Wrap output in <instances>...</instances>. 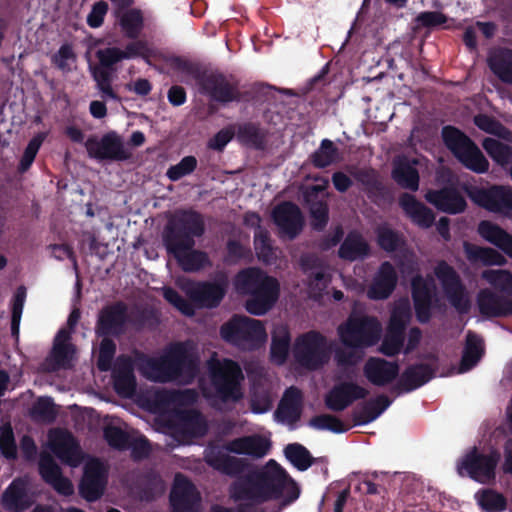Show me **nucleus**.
<instances>
[{
	"label": "nucleus",
	"mask_w": 512,
	"mask_h": 512,
	"mask_svg": "<svg viewBox=\"0 0 512 512\" xmlns=\"http://www.w3.org/2000/svg\"><path fill=\"white\" fill-rule=\"evenodd\" d=\"M149 377L154 381L166 383L182 380L191 383L199 373V358L191 352L186 343L178 342L160 358H148L144 354Z\"/></svg>",
	"instance_id": "nucleus-5"
},
{
	"label": "nucleus",
	"mask_w": 512,
	"mask_h": 512,
	"mask_svg": "<svg viewBox=\"0 0 512 512\" xmlns=\"http://www.w3.org/2000/svg\"><path fill=\"white\" fill-rule=\"evenodd\" d=\"M417 160L402 156L393 161L392 179L403 189L416 192L419 189L420 175L416 168Z\"/></svg>",
	"instance_id": "nucleus-36"
},
{
	"label": "nucleus",
	"mask_w": 512,
	"mask_h": 512,
	"mask_svg": "<svg viewBox=\"0 0 512 512\" xmlns=\"http://www.w3.org/2000/svg\"><path fill=\"white\" fill-rule=\"evenodd\" d=\"M376 237L378 246L388 253L398 251L406 245L404 235L387 225L379 226L376 229Z\"/></svg>",
	"instance_id": "nucleus-46"
},
{
	"label": "nucleus",
	"mask_w": 512,
	"mask_h": 512,
	"mask_svg": "<svg viewBox=\"0 0 512 512\" xmlns=\"http://www.w3.org/2000/svg\"><path fill=\"white\" fill-rule=\"evenodd\" d=\"M399 373L400 366L397 361H388L381 357H369L363 366L365 378L378 387L393 383Z\"/></svg>",
	"instance_id": "nucleus-28"
},
{
	"label": "nucleus",
	"mask_w": 512,
	"mask_h": 512,
	"mask_svg": "<svg viewBox=\"0 0 512 512\" xmlns=\"http://www.w3.org/2000/svg\"><path fill=\"white\" fill-rule=\"evenodd\" d=\"M196 157L189 155L183 157L176 165H172L168 168L166 176L171 181H178L182 177L190 175L197 168Z\"/></svg>",
	"instance_id": "nucleus-58"
},
{
	"label": "nucleus",
	"mask_w": 512,
	"mask_h": 512,
	"mask_svg": "<svg viewBox=\"0 0 512 512\" xmlns=\"http://www.w3.org/2000/svg\"><path fill=\"white\" fill-rule=\"evenodd\" d=\"M57 417V410L51 397H39L34 401V420L40 419L44 422H54Z\"/></svg>",
	"instance_id": "nucleus-59"
},
{
	"label": "nucleus",
	"mask_w": 512,
	"mask_h": 512,
	"mask_svg": "<svg viewBox=\"0 0 512 512\" xmlns=\"http://www.w3.org/2000/svg\"><path fill=\"white\" fill-rule=\"evenodd\" d=\"M104 439L108 445L118 450H124L129 447V435L117 426H106L103 431Z\"/></svg>",
	"instance_id": "nucleus-60"
},
{
	"label": "nucleus",
	"mask_w": 512,
	"mask_h": 512,
	"mask_svg": "<svg viewBox=\"0 0 512 512\" xmlns=\"http://www.w3.org/2000/svg\"><path fill=\"white\" fill-rule=\"evenodd\" d=\"M434 274L439 280L449 304L459 314H468L471 309V300L454 267L445 260H440L434 268Z\"/></svg>",
	"instance_id": "nucleus-14"
},
{
	"label": "nucleus",
	"mask_w": 512,
	"mask_h": 512,
	"mask_svg": "<svg viewBox=\"0 0 512 512\" xmlns=\"http://www.w3.org/2000/svg\"><path fill=\"white\" fill-rule=\"evenodd\" d=\"M309 426L317 430H328L337 434L345 433L350 428L344 425L338 417L331 414H320L312 417L309 420Z\"/></svg>",
	"instance_id": "nucleus-55"
},
{
	"label": "nucleus",
	"mask_w": 512,
	"mask_h": 512,
	"mask_svg": "<svg viewBox=\"0 0 512 512\" xmlns=\"http://www.w3.org/2000/svg\"><path fill=\"white\" fill-rule=\"evenodd\" d=\"M291 335L289 328L285 325L277 326L272 333L270 358L277 365H283L289 354Z\"/></svg>",
	"instance_id": "nucleus-43"
},
{
	"label": "nucleus",
	"mask_w": 512,
	"mask_h": 512,
	"mask_svg": "<svg viewBox=\"0 0 512 512\" xmlns=\"http://www.w3.org/2000/svg\"><path fill=\"white\" fill-rule=\"evenodd\" d=\"M302 412V393L297 387L287 388L274 413L279 422L294 423L301 417Z\"/></svg>",
	"instance_id": "nucleus-37"
},
{
	"label": "nucleus",
	"mask_w": 512,
	"mask_h": 512,
	"mask_svg": "<svg viewBox=\"0 0 512 512\" xmlns=\"http://www.w3.org/2000/svg\"><path fill=\"white\" fill-rule=\"evenodd\" d=\"M476 304L481 316L487 319L512 316V299L484 288L476 296Z\"/></svg>",
	"instance_id": "nucleus-29"
},
{
	"label": "nucleus",
	"mask_w": 512,
	"mask_h": 512,
	"mask_svg": "<svg viewBox=\"0 0 512 512\" xmlns=\"http://www.w3.org/2000/svg\"><path fill=\"white\" fill-rule=\"evenodd\" d=\"M298 483L274 459L261 467L249 469L243 476L236 478L229 486V496L234 502H241L234 512H250L249 506L262 505L278 501L281 512L293 504L300 496Z\"/></svg>",
	"instance_id": "nucleus-1"
},
{
	"label": "nucleus",
	"mask_w": 512,
	"mask_h": 512,
	"mask_svg": "<svg viewBox=\"0 0 512 512\" xmlns=\"http://www.w3.org/2000/svg\"><path fill=\"white\" fill-rule=\"evenodd\" d=\"M220 334L228 343L247 350L258 348L267 338L263 322L245 315H234L221 326Z\"/></svg>",
	"instance_id": "nucleus-10"
},
{
	"label": "nucleus",
	"mask_w": 512,
	"mask_h": 512,
	"mask_svg": "<svg viewBox=\"0 0 512 512\" xmlns=\"http://www.w3.org/2000/svg\"><path fill=\"white\" fill-rule=\"evenodd\" d=\"M478 505L485 512H503L507 507L505 496L494 489L483 488L475 494Z\"/></svg>",
	"instance_id": "nucleus-48"
},
{
	"label": "nucleus",
	"mask_w": 512,
	"mask_h": 512,
	"mask_svg": "<svg viewBox=\"0 0 512 512\" xmlns=\"http://www.w3.org/2000/svg\"><path fill=\"white\" fill-rule=\"evenodd\" d=\"M294 357L305 369L314 371L321 368L329 359L325 337L314 330L300 335L295 341Z\"/></svg>",
	"instance_id": "nucleus-15"
},
{
	"label": "nucleus",
	"mask_w": 512,
	"mask_h": 512,
	"mask_svg": "<svg viewBox=\"0 0 512 512\" xmlns=\"http://www.w3.org/2000/svg\"><path fill=\"white\" fill-rule=\"evenodd\" d=\"M112 379L114 390L119 396L130 398L134 395L137 381L134 374V361L129 355L121 354L116 358Z\"/></svg>",
	"instance_id": "nucleus-27"
},
{
	"label": "nucleus",
	"mask_w": 512,
	"mask_h": 512,
	"mask_svg": "<svg viewBox=\"0 0 512 512\" xmlns=\"http://www.w3.org/2000/svg\"><path fill=\"white\" fill-rule=\"evenodd\" d=\"M500 460L501 454L497 449L484 453L473 447L457 464V471L461 476L466 475L481 484H489L496 479V468Z\"/></svg>",
	"instance_id": "nucleus-13"
},
{
	"label": "nucleus",
	"mask_w": 512,
	"mask_h": 512,
	"mask_svg": "<svg viewBox=\"0 0 512 512\" xmlns=\"http://www.w3.org/2000/svg\"><path fill=\"white\" fill-rule=\"evenodd\" d=\"M237 139L245 146L256 150H264L267 142L266 132L256 123L247 122L239 125Z\"/></svg>",
	"instance_id": "nucleus-45"
},
{
	"label": "nucleus",
	"mask_w": 512,
	"mask_h": 512,
	"mask_svg": "<svg viewBox=\"0 0 512 512\" xmlns=\"http://www.w3.org/2000/svg\"><path fill=\"white\" fill-rule=\"evenodd\" d=\"M170 427L175 438L183 441L202 437L207 432V423L203 415L194 409L177 411Z\"/></svg>",
	"instance_id": "nucleus-22"
},
{
	"label": "nucleus",
	"mask_w": 512,
	"mask_h": 512,
	"mask_svg": "<svg viewBox=\"0 0 512 512\" xmlns=\"http://www.w3.org/2000/svg\"><path fill=\"white\" fill-rule=\"evenodd\" d=\"M204 233V218L196 210H177L168 219L162 233L163 245L184 272H198L211 265L205 251L194 249L195 238L202 237Z\"/></svg>",
	"instance_id": "nucleus-2"
},
{
	"label": "nucleus",
	"mask_w": 512,
	"mask_h": 512,
	"mask_svg": "<svg viewBox=\"0 0 512 512\" xmlns=\"http://www.w3.org/2000/svg\"><path fill=\"white\" fill-rule=\"evenodd\" d=\"M324 191L321 185H312L304 193V202L308 207L310 226L314 231L322 232L329 222V206L319 194Z\"/></svg>",
	"instance_id": "nucleus-33"
},
{
	"label": "nucleus",
	"mask_w": 512,
	"mask_h": 512,
	"mask_svg": "<svg viewBox=\"0 0 512 512\" xmlns=\"http://www.w3.org/2000/svg\"><path fill=\"white\" fill-rule=\"evenodd\" d=\"M468 196L472 202L489 212L504 216L512 214V188L508 186L472 187L468 190Z\"/></svg>",
	"instance_id": "nucleus-16"
},
{
	"label": "nucleus",
	"mask_w": 512,
	"mask_h": 512,
	"mask_svg": "<svg viewBox=\"0 0 512 512\" xmlns=\"http://www.w3.org/2000/svg\"><path fill=\"white\" fill-rule=\"evenodd\" d=\"M482 278L505 294V297L512 296V272L507 270H485L482 273Z\"/></svg>",
	"instance_id": "nucleus-54"
},
{
	"label": "nucleus",
	"mask_w": 512,
	"mask_h": 512,
	"mask_svg": "<svg viewBox=\"0 0 512 512\" xmlns=\"http://www.w3.org/2000/svg\"><path fill=\"white\" fill-rule=\"evenodd\" d=\"M180 288L188 300L169 286L163 287V298L183 315L192 317L195 314V307L208 309L218 307L226 295L228 281L224 276L213 281L188 279L181 284Z\"/></svg>",
	"instance_id": "nucleus-3"
},
{
	"label": "nucleus",
	"mask_w": 512,
	"mask_h": 512,
	"mask_svg": "<svg viewBox=\"0 0 512 512\" xmlns=\"http://www.w3.org/2000/svg\"><path fill=\"white\" fill-rule=\"evenodd\" d=\"M48 440L50 451L63 465L76 468L84 461L85 453L69 430L53 429L48 434Z\"/></svg>",
	"instance_id": "nucleus-17"
},
{
	"label": "nucleus",
	"mask_w": 512,
	"mask_h": 512,
	"mask_svg": "<svg viewBox=\"0 0 512 512\" xmlns=\"http://www.w3.org/2000/svg\"><path fill=\"white\" fill-rule=\"evenodd\" d=\"M86 149L89 157L97 160L126 161L131 157L122 138L115 132L103 135L100 140L89 138Z\"/></svg>",
	"instance_id": "nucleus-20"
},
{
	"label": "nucleus",
	"mask_w": 512,
	"mask_h": 512,
	"mask_svg": "<svg viewBox=\"0 0 512 512\" xmlns=\"http://www.w3.org/2000/svg\"><path fill=\"white\" fill-rule=\"evenodd\" d=\"M272 218L282 236L295 239L302 231L304 217L300 208L291 201L278 204L272 211Z\"/></svg>",
	"instance_id": "nucleus-23"
},
{
	"label": "nucleus",
	"mask_w": 512,
	"mask_h": 512,
	"mask_svg": "<svg viewBox=\"0 0 512 512\" xmlns=\"http://www.w3.org/2000/svg\"><path fill=\"white\" fill-rule=\"evenodd\" d=\"M38 470L42 479L58 494L62 496L73 495L74 486L72 481L63 475L61 467L51 455L44 454L41 456Z\"/></svg>",
	"instance_id": "nucleus-30"
},
{
	"label": "nucleus",
	"mask_w": 512,
	"mask_h": 512,
	"mask_svg": "<svg viewBox=\"0 0 512 512\" xmlns=\"http://www.w3.org/2000/svg\"><path fill=\"white\" fill-rule=\"evenodd\" d=\"M444 145L467 169L475 173H485L489 162L476 143L459 128L446 125L441 130Z\"/></svg>",
	"instance_id": "nucleus-8"
},
{
	"label": "nucleus",
	"mask_w": 512,
	"mask_h": 512,
	"mask_svg": "<svg viewBox=\"0 0 512 512\" xmlns=\"http://www.w3.org/2000/svg\"><path fill=\"white\" fill-rule=\"evenodd\" d=\"M425 199L439 211L452 215L464 212L467 207L465 198L453 186L429 190L425 194Z\"/></svg>",
	"instance_id": "nucleus-32"
},
{
	"label": "nucleus",
	"mask_w": 512,
	"mask_h": 512,
	"mask_svg": "<svg viewBox=\"0 0 512 512\" xmlns=\"http://www.w3.org/2000/svg\"><path fill=\"white\" fill-rule=\"evenodd\" d=\"M369 254L370 246L358 231H350L338 250L339 258L350 262L364 259Z\"/></svg>",
	"instance_id": "nucleus-39"
},
{
	"label": "nucleus",
	"mask_w": 512,
	"mask_h": 512,
	"mask_svg": "<svg viewBox=\"0 0 512 512\" xmlns=\"http://www.w3.org/2000/svg\"><path fill=\"white\" fill-rule=\"evenodd\" d=\"M338 157V148L329 139H323L320 147L311 155L315 168L323 169L331 165Z\"/></svg>",
	"instance_id": "nucleus-53"
},
{
	"label": "nucleus",
	"mask_w": 512,
	"mask_h": 512,
	"mask_svg": "<svg viewBox=\"0 0 512 512\" xmlns=\"http://www.w3.org/2000/svg\"><path fill=\"white\" fill-rule=\"evenodd\" d=\"M404 340L405 336L387 332L380 345V352L388 357L396 356L402 350Z\"/></svg>",
	"instance_id": "nucleus-64"
},
{
	"label": "nucleus",
	"mask_w": 512,
	"mask_h": 512,
	"mask_svg": "<svg viewBox=\"0 0 512 512\" xmlns=\"http://www.w3.org/2000/svg\"><path fill=\"white\" fill-rule=\"evenodd\" d=\"M444 145L467 169L475 173H485L489 162L476 143L459 128L446 125L441 130Z\"/></svg>",
	"instance_id": "nucleus-9"
},
{
	"label": "nucleus",
	"mask_w": 512,
	"mask_h": 512,
	"mask_svg": "<svg viewBox=\"0 0 512 512\" xmlns=\"http://www.w3.org/2000/svg\"><path fill=\"white\" fill-rule=\"evenodd\" d=\"M484 355L483 339L473 331H468L462 352L458 373H465L474 368Z\"/></svg>",
	"instance_id": "nucleus-40"
},
{
	"label": "nucleus",
	"mask_w": 512,
	"mask_h": 512,
	"mask_svg": "<svg viewBox=\"0 0 512 512\" xmlns=\"http://www.w3.org/2000/svg\"><path fill=\"white\" fill-rule=\"evenodd\" d=\"M76 347L71 342V332L65 328L60 329L53 341V346L46 359L48 369L57 371L72 366Z\"/></svg>",
	"instance_id": "nucleus-26"
},
{
	"label": "nucleus",
	"mask_w": 512,
	"mask_h": 512,
	"mask_svg": "<svg viewBox=\"0 0 512 512\" xmlns=\"http://www.w3.org/2000/svg\"><path fill=\"white\" fill-rule=\"evenodd\" d=\"M398 282L396 269L389 261L380 264L367 290L371 300H385L391 296Z\"/></svg>",
	"instance_id": "nucleus-34"
},
{
	"label": "nucleus",
	"mask_w": 512,
	"mask_h": 512,
	"mask_svg": "<svg viewBox=\"0 0 512 512\" xmlns=\"http://www.w3.org/2000/svg\"><path fill=\"white\" fill-rule=\"evenodd\" d=\"M116 343L109 336L103 337L100 342L97 356V368L102 372L112 369L113 359L116 354Z\"/></svg>",
	"instance_id": "nucleus-56"
},
{
	"label": "nucleus",
	"mask_w": 512,
	"mask_h": 512,
	"mask_svg": "<svg viewBox=\"0 0 512 512\" xmlns=\"http://www.w3.org/2000/svg\"><path fill=\"white\" fill-rule=\"evenodd\" d=\"M254 247L259 259L264 262H270L273 256V247L269 231L264 227H259L254 232Z\"/></svg>",
	"instance_id": "nucleus-57"
},
{
	"label": "nucleus",
	"mask_w": 512,
	"mask_h": 512,
	"mask_svg": "<svg viewBox=\"0 0 512 512\" xmlns=\"http://www.w3.org/2000/svg\"><path fill=\"white\" fill-rule=\"evenodd\" d=\"M108 471L104 463L98 458L87 461L78 485L79 495L87 502L99 500L106 489Z\"/></svg>",
	"instance_id": "nucleus-18"
},
{
	"label": "nucleus",
	"mask_w": 512,
	"mask_h": 512,
	"mask_svg": "<svg viewBox=\"0 0 512 512\" xmlns=\"http://www.w3.org/2000/svg\"><path fill=\"white\" fill-rule=\"evenodd\" d=\"M369 391L352 381L335 384L325 396L326 407L334 412L344 411L355 401L365 399Z\"/></svg>",
	"instance_id": "nucleus-25"
},
{
	"label": "nucleus",
	"mask_w": 512,
	"mask_h": 512,
	"mask_svg": "<svg viewBox=\"0 0 512 512\" xmlns=\"http://www.w3.org/2000/svg\"><path fill=\"white\" fill-rule=\"evenodd\" d=\"M354 179L359 182L367 192L369 197L383 196L385 187L378 179V176L373 169H359L353 173Z\"/></svg>",
	"instance_id": "nucleus-51"
},
{
	"label": "nucleus",
	"mask_w": 512,
	"mask_h": 512,
	"mask_svg": "<svg viewBox=\"0 0 512 512\" xmlns=\"http://www.w3.org/2000/svg\"><path fill=\"white\" fill-rule=\"evenodd\" d=\"M482 146L498 165L505 167L512 164V147L494 138H485Z\"/></svg>",
	"instance_id": "nucleus-49"
},
{
	"label": "nucleus",
	"mask_w": 512,
	"mask_h": 512,
	"mask_svg": "<svg viewBox=\"0 0 512 512\" xmlns=\"http://www.w3.org/2000/svg\"><path fill=\"white\" fill-rule=\"evenodd\" d=\"M463 247L466 258L471 263L484 265H504L506 263L504 256L493 248L480 247L469 242H465Z\"/></svg>",
	"instance_id": "nucleus-44"
},
{
	"label": "nucleus",
	"mask_w": 512,
	"mask_h": 512,
	"mask_svg": "<svg viewBox=\"0 0 512 512\" xmlns=\"http://www.w3.org/2000/svg\"><path fill=\"white\" fill-rule=\"evenodd\" d=\"M246 436L229 441L223 447L213 446L205 451V462L213 469L230 477H240L249 470V463L244 458H237L225 453L224 450L246 455Z\"/></svg>",
	"instance_id": "nucleus-11"
},
{
	"label": "nucleus",
	"mask_w": 512,
	"mask_h": 512,
	"mask_svg": "<svg viewBox=\"0 0 512 512\" xmlns=\"http://www.w3.org/2000/svg\"><path fill=\"white\" fill-rule=\"evenodd\" d=\"M99 65L96 67L115 71L114 65L123 60L122 50L117 47H108L97 52Z\"/></svg>",
	"instance_id": "nucleus-62"
},
{
	"label": "nucleus",
	"mask_w": 512,
	"mask_h": 512,
	"mask_svg": "<svg viewBox=\"0 0 512 512\" xmlns=\"http://www.w3.org/2000/svg\"><path fill=\"white\" fill-rule=\"evenodd\" d=\"M491 72L503 83L512 84V49L499 47L487 59Z\"/></svg>",
	"instance_id": "nucleus-38"
},
{
	"label": "nucleus",
	"mask_w": 512,
	"mask_h": 512,
	"mask_svg": "<svg viewBox=\"0 0 512 512\" xmlns=\"http://www.w3.org/2000/svg\"><path fill=\"white\" fill-rule=\"evenodd\" d=\"M392 403L388 396L381 394L364 402L353 412L354 425H365L376 420Z\"/></svg>",
	"instance_id": "nucleus-41"
},
{
	"label": "nucleus",
	"mask_w": 512,
	"mask_h": 512,
	"mask_svg": "<svg viewBox=\"0 0 512 512\" xmlns=\"http://www.w3.org/2000/svg\"><path fill=\"white\" fill-rule=\"evenodd\" d=\"M171 512H199L201 496L196 486L182 473H177L170 491Z\"/></svg>",
	"instance_id": "nucleus-19"
},
{
	"label": "nucleus",
	"mask_w": 512,
	"mask_h": 512,
	"mask_svg": "<svg viewBox=\"0 0 512 512\" xmlns=\"http://www.w3.org/2000/svg\"><path fill=\"white\" fill-rule=\"evenodd\" d=\"M235 287L240 294L248 296L244 307L248 313L255 316H262L270 311L280 295L278 280L257 267H249L238 272Z\"/></svg>",
	"instance_id": "nucleus-4"
},
{
	"label": "nucleus",
	"mask_w": 512,
	"mask_h": 512,
	"mask_svg": "<svg viewBox=\"0 0 512 512\" xmlns=\"http://www.w3.org/2000/svg\"><path fill=\"white\" fill-rule=\"evenodd\" d=\"M208 374L214 396L222 403H237L243 398L244 374L241 366L229 358L208 361Z\"/></svg>",
	"instance_id": "nucleus-7"
},
{
	"label": "nucleus",
	"mask_w": 512,
	"mask_h": 512,
	"mask_svg": "<svg viewBox=\"0 0 512 512\" xmlns=\"http://www.w3.org/2000/svg\"><path fill=\"white\" fill-rule=\"evenodd\" d=\"M411 293L417 321L428 323L432 317L434 297L430 284L421 275H416L411 281Z\"/></svg>",
	"instance_id": "nucleus-31"
},
{
	"label": "nucleus",
	"mask_w": 512,
	"mask_h": 512,
	"mask_svg": "<svg viewBox=\"0 0 512 512\" xmlns=\"http://www.w3.org/2000/svg\"><path fill=\"white\" fill-rule=\"evenodd\" d=\"M342 343L350 348H365L375 345L380 338L381 325L377 318L367 315H350L338 328Z\"/></svg>",
	"instance_id": "nucleus-12"
},
{
	"label": "nucleus",
	"mask_w": 512,
	"mask_h": 512,
	"mask_svg": "<svg viewBox=\"0 0 512 512\" xmlns=\"http://www.w3.org/2000/svg\"><path fill=\"white\" fill-rule=\"evenodd\" d=\"M143 19L139 12L130 11L121 19V26L125 35L130 39H136L142 28Z\"/></svg>",
	"instance_id": "nucleus-61"
},
{
	"label": "nucleus",
	"mask_w": 512,
	"mask_h": 512,
	"mask_svg": "<svg viewBox=\"0 0 512 512\" xmlns=\"http://www.w3.org/2000/svg\"><path fill=\"white\" fill-rule=\"evenodd\" d=\"M27 490V485L23 481H14L3 496L4 506L14 512L27 508Z\"/></svg>",
	"instance_id": "nucleus-47"
},
{
	"label": "nucleus",
	"mask_w": 512,
	"mask_h": 512,
	"mask_svg": "<svg viewBox=\"0 0 512 512\" xmlns=\"http://www.w3.org/2000/svg\"><path fill=\"white\" fill-rule=\"evenodd\" d=\"M174 67L191 76L196 81L199 92L212 101L225 105L238 99L235 93L237 79L232 75L228 76L219 71H207L198 63L182 58L174 60Z\"/></svg>",
	"instance_id": "nucleus-6"
},
{
	"label": "nucleus",
	"mask_w": 512,
	"mask_h": 512,
	"mask_svg": "<svg viewBox=\"0 0 512 512\" xmlns=\"http://www.w3.org/2000/svg\"><path fill=\"white\" fill-rule=\"evenodd\" d=\"M436 370V366L428 363L410 364L404 369L391 392L401 395L415 391L432 380L435 377Z\"/></svg>",
	"instance_id": "nucleus-24"
},
{
	"label": "nucleus",
	"mask_w": 512,
	"mask_h": 512,
	"mask_svg": "<svg viewBox=\"0 0 512 512\" xmlns=\"http://www.w3.org/2000/svg\"><path fill=\"white\" fill-rule=\"evenodd\" d=\"M285 457L299 470L305 471L312 466L314 458L309 450L299 443L288 444L284 449Z\"/></svg>",
	"instance_id": "nucleus-52"
},
{
	"label": "nucleus",
	"mask_w": 512,
	"mask_h": 512,
	"mask_svg": "<svg viewBox=\"0 0 512 512\" xmlns=\"http://www.w3.org/2000/svg\"><path fill=\"white\" fill-rule=\"evenodd\" d=\"M114 73L115 71H110L98 67H94L91 70L93 80L96 82V88L100 91L101 97L104 100L112 99L116 102H120L121 98L112 87Z\"/></svg>",
	"instance_id": "nucleus-50"
},
{
	"label": "nucleus",
	"mask_w": 512,
	"mask_h": 512,
	"mask_svg": "<svg viewBox=\"0 0 512 512\" xmlns=\"http://www.w3.org/2000/svg\"><path fill=\"white\" fill-rule=\"evenodd\" d=\"M399 206L410 220L420 228H430L435 222L434 212L410 193H402Z\"/></svg>",
	"instance_id": "nucleus-35"
},
{
	"label": "nucleus",
	"mask_w": 512,
	"mask_h": 512,
	"mask_svg": "<svg viewBox=\"0 0 512 512\" xmlns=\"http://www.w3.org/2000/svg\"><path fill=\"white\" fill-rule=\"evenodd\" d=\"M479 235L487 242L496 246L505 234L506 230L488 220H482L477 229Z\"/></svg>",
	"instance_id": "nucleus-63"
},
{
	"label": "nucleus",
	"mask_w": 512,
	"mask_h": 512,
	"mask_svg": "<svg viewBox=\"0 0 512 512\" xmlns=\"http://www.w3.org/2000/svg\"><path fill=\"white\" fill-rule=\"evenodd\" d=\"M127 322V306L124 302L118 301L100 311L95 332L99 337H120L126 331Z\"/></svg>",
	"instance_id": "nucleus-21"
},
{
	"label": "nucleus",
	"mask_w": 512,
	"mask_h": 512,
	"mask_svg": "<svg viewBox=\"0 0 512 512\" xmlns=\"http://www.w3.org/2000/svg\"><path fill=\"white\" fill-rule=\"evenodd\" d=\"M136 486L139 489L141 498L146 501L154 500L165 491V483L162 477L154 470H147L138 475Z\"/></svg>",
	"instance_id": "nucleus-42"
}]
</instances>
